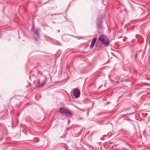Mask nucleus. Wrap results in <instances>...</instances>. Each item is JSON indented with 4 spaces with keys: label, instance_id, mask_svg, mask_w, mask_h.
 <instances>
[{
    "label": "nucleus",
    "instance_id": "obj_3",
    "mask_svg": "<svg viewBox=\"0 0 150 150\" xmlns=\"http://www.w3.org/2000/svg\"><path fill=\"white\" fill-rule=\"evenodd\" d=\"M74 95L76 98H78L79 97L80 95V91L77 88L73 89V91Z\"/></svg>",
    "mask_w": 150,
    "mask_h": 150
},
{
    "label": "nucleus",
    "instance_id": "obj_6",
    "mask_svg": "<svg viewBox=\"0 0 150 150\" xmlns=\"http://www.w3.org/2000/svg\"><path fill=\"white\" fill-rule=\"evenodd\" d=\"M46 79L44 80L40 85L39 87H40L43 86L46 82Z\"/></svg>",
    "mask_w": 150,
    "mask_h": 150
},
{
    "label": "nucleus",
    "instance_id": "obj_2",
    "mask_svg": "<svg viewBox=\"0 0 150 150\" xmlns=\"http://www.w3.org/2000/svg\"><path fill=\"white\" fill-rule=\"evenodd\" d=\"M60 112L63 114H65L68 117H70L71 114L70 111L68 109L63 108H61L59 110Z\"/></svg>",
    "mask_w": 150,
    "mask_h": 150
},
{
    "label": "nucleus",
    "instance_id": "obj_7",
    "mask_svg": "<svg viewBox=\"0 0 150 150\" xmlns=\"http://www.w3.org/2000/svg\"><path fill=\"white\" fill-rule=\"evenodd\" d=\"M39 29H37L34 32V33L37 35L38 36H39Z\"/></svg>",
    "mask_w": 150,
    "mask_h": 150
},
{
    "label": "nucleus",
    "instance_id": "obj_1",
    "mask_svg": "<svg viewBox=\"0 0 150 150\" xmlns=\"http://www.w3.org/2000/svg\"><path fill=\"white\" fill-rule=\"evenodd\" d=\"M102 42V44L106 45H108L109 44V42L107 38L104 35H101L98 39Z\"/></svg>",
    "mask_w": 150,
    "mask_h": 150
},
{
    "label": "nucleus",
    "instance_id": "obj_5",
    "mask_svg": "<svg viewBox=\"0 0 150 150\" xmlns=\"http://www.w3.org/2000/svg\"><path fill=\"white\" fill-rule=\"evenodd\" d=\"M101 19L100 18H97V25L99 27H100L101 26Z\"/></svg>",
    "mask_w": 150,
    "mask_h": 150
},
{
    "label": "nucleus",
    "instance_id": "obj_4",
    "mask_svg": "<svg viewBox=\"0 0 150 150\" xmlns=\"http://www.w3.org/2000/svg\"><path fill=\"white\" fill-rule=\"evenodd\" d=\"M96 40V38H94L93 40H92V41L91 42V45H90V47L92 48L94 46L95 42Z\"/></svg>",
    "mask_w": 150,
    "mask_h": 150
}]
</instances>
